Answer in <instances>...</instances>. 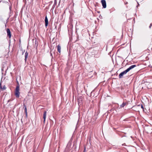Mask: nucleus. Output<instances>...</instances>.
I'll return each mask as SVG.
<instances>
[{"instance_id":"aec40b11","label":"nucleus","mask_w":152,"mask_h":152,"mask_svg":"<svg viewBox=\"0 0 152 152\" xmlns=\"http://www.w3.org/2000/svg\"><path fill=\"white\" fill-rule=\"evenodd\" d=\"M32 152H35V150H34V149H33V150Z\"/></svg>"},{"instance_id":"9b49d317","label":"nucleus","mask_w":152,"mask_h":152,"mask_svg":"<svg viewBox=\"0 0 152 152\" xmlns=\"http://www.w3.org/2000/svg\"><path fill=\"white\" fill-rule=\"evenodd\" d=\"M24 111H25V112L26 115V116H27V108H25V109H24Z\"/></svg>"},{"instance_id":"6e6552de","label":"nucleus","mask_w":152,"mask_h":152,"mask_svg":"<svg viewBox=\"0 0 152 152\" xmlns=\"http://www.w3.org/2000/svg\"><path fill=\"white\" fill-rule=\"evenodd\" d=\"M28 53H27V52H26L25 53V62H26V60H27V57L28 55Z\"/></svg>"},{"instance_id":"423d86ee","label":"nucleus","mask_w":152,"mask_h":152,"mask_svg":"<svg viewBox=\"0 0 152 152\" xmlns=\"http://www.w3.org/2000/svg\"><path fill=\"white\" fill-rule=\"evenodd\" d=\"M46 113H47V112L46 111H45L44 112L43 115V118L44 119L43 122H44V124L45 123V121Z\"/></svg>"},{"instance_id":"9d476101","label":"nucleus","mask_w":152,"mask_h":152,"mask_svg":"<svg viewBox=\"0 0 152 152\" xmlns=\"http://www.w3.org/2000/svg\"><path fill=\"white\" fill-rule=\"evenodd\" d=\"M127 104V103L126 102H123L122 104L120 105V107H124L125 105H126Z\"/></svg>"},{"instance_id":"f03ea898","label":"nucleus","mask_w":152,"mask_h":152,"mask_svg":"<svg viewBox=\"0 0 152 152\" xmlns=\"http://www.w3.org/2000/svg\"><path fill=\"white\" fill-rule=\"evenodd\" d=\"M128 72V71H127V69H126L123 72H121L119 74V78H122L123 75L126 74V73Z\"/></svg>"},{"instance_id":"20e7f679","label":"nucleus","mask_w":152,"mask_h":152,"mask_svg":"<svg viewBox=\"0 0 152 152\" xmlns=\"http://www.w3.org/2000/svg\"><path fill=\"white\" fill-rule=\"evenodd\" d=\"M45 26L47 27L48 25V19L47 17V16L46 15L45 17Z\"/></svg>"},{"instance_id":"39448f33","label":"nucleus","mask_w":152,"mask_h":152,"mask_svg":"<svg viewBox=\"0 0 152 152\" xmlns=\"http://www.w3.org/2000/svg\"><path fill=\"white\" fill-rule=\"evenodd\" d=\"M136 66L135 65H133L131 66H130L129 68L127 69H126L127 71L129 72L130 70L136 67Z\"/></svg>"},{"instance_id":"a211bd4d","label":"nucleus","mask_w":152,"mask_h":152,"mask_svg":"<svg viewBox=\"0 0 152 152\" xmlns=\"http://www.w3.org/2000/svg\"><path fill=\"white\" fill-rule=\"evenodd\" d=\"M141 107L143 109H144V107L142 105H141Z\"/></svg>"},{"instance_id":"4468645a","label":"nucleus","mask_w":152,"mask_h":152,"mask_svg":"<svg viewBox=\"0 0 152 152\" xmlns=\"http://www.w3.org/2000/svg\"><path fill=\"white\" fill-rule=\"evenodd\" d=\"M56 1H55L54 3V4L53 6V7H55V5H56Z\"/></svg>"},{"instance_id":"1a4fd4ad","label":"nucleus","mask_w":152,"mask_h":152,"mask_svg":"<svg viewBox=\"0 0 152 152\" xmlns=\"http://www.w3.org/2000/svg\"><path fill=\"white\" fill-rule=\"evenodd\" d=\"M57 50L59 53L61 52V47L60 45H58L57 46Z\"/></svg>"},{"instance_id":"6ab92c4d","label":"nucleus","mask_w":152,"mask_h":152,"mask_svg":"<svg viewBox=\"0 0 152 152\" xmlns=\"http://www.w3.org/2000/svg\"><path fill=\"white\" fill-rule=\"evenodd\" d=\"M50 54L51 56H52L53 57L52 54L51 53V52H50Z\"/></svg>"},{"instance_id":"f257e3e1","label":"nucleus","mask_w":152,"mask_h":152,"mask_svg":"<svg viewBox=\"0 0 152 152\" xmlns=\"http://www.w3.org/2000/svg\"><path fill=\"white\" fill-rule=\"evenodd\" d=\"M18 85L16 86L15 92V95L17 98L19 97L20 94V87L18 82Z\"/></svg>"},{"instance_id":"dca6fc26","label":"nucleus","mask_w":152,"mask_h":152,"mask_svg":"<svg viewBox=\"0 0 152 152\" xmlns=\"http://www.w3.org/2000/svg\"><path fill=\"white\" fill-rule=\"evenodd\" d=\"M2 88L1 84V83H0V89H1Z\"/></svg>"},{"instance_id":"f3484780","label":"nucleus","mask_w":152,"mask_h":152,"mask_svg":"<svg viewBox=\"0 0 152 152\" xmlns=\"http://www.w3.org/2000/svg\"><path fill=\"white\" fill-rule=\"evenodd\" d=\"M152 26V24H151L150 25V26H149V27L150 28H151V26Z\"/></svg>"},{"instance_id":"ddd939ff","label":"nucleus","mask_w":152,"mask_h":152,"mask_svg":"<svg viewBox=\"0 0 152 152\" xmlns=\"http://www.w3.org/2000/svg\"><path fill=\"white\" fill-rule=\"evenodd\" d=\"M68 150H69L67 148V147L65 149V151L64 152H68Z\"/></svg>"},{"instance_id":"0eeeda50","label":"nucleus","mask_w":152,"mask_h":152,"mask_svg":"<svg viewBox=\"0 0 152 152\" xmlns=\"http://www.w3.org/2000/svg\"><path fill=\"white\" fill-rule=\"evenodd\" d=\"M7 35L9 37V38H10L11 37V34L10 30L9 29L7 28Z\"/></svg>"},{"instance_id":"7ed1b4c3","label":"nucleus","mask_w":152,"mask_h":152,"mask_svg":"<svg viewBox=\"0 0 152 152\" xmlns=\"http://www.w3.org/2000/svg\"><path fill=\"white\" fill-rule=\"evenodd\" d=\"M103 8H105L106 7V3L105 0H102L101 1Z\"/></svg>"},{"instance_id":"2eb2a0df","label":"nucleus","mask_w":152,"mask_h":152,"mask_svg":"<svg viewBox=\"0 0 152 152\" xmlns=\"http://www.w3.org/2000/svg\"><path fill=\"white\" fill-rule=\"evenodd\" d=\"M23 107L24 108H27L25 104H23Z\"/></svg>"},{"instance_id":"f8f14e48","label":"nucleus","mask_w":152,"mask_h":152,"mask_svg":"<svg viewBox=\"0 0 152 152\" xmlns=\"http://www.w3.org/2000/svg\"><path fill=\"white\" fill-rule=\"evenodd\" d=\"M6 88L5 85H4L3 87H2V88H1V89L3 90H5Z\"/></svg>"},{"instance_id":"412c9836","label":"nucleus","mask_w":152,"mask_h":152,"mask_svg":"<svg viewBox=\"0 0 152 152\" xmlns=\"http://www.w3.org/2000/svg\"><path fill=\"white\" fill-rule=\"evenodd\" d=\"M151 67L152 68V66H151Z\"/></svg>"}]
</instances>
